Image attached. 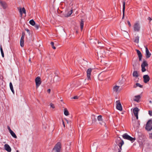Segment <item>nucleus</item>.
Here are the masks:
<instances>
[{
  "mask_svg": "<svg viewBox=\"0 0 152 152\" xmlns=\"http://www.w3.org/2000/svg\"><path fill=\"white\" fill-rule=\"evenodd\" d=\"M50 44L52 46V48L54 49H56V47L54 46V43L53 42H50Z\"/></svg>",
  "mask_w": 152,
  "mask_h": 152,
  "instance_id": "obj_32",
  "label": "nucleus"
},
{
  "mask_svg": "<svg viewBox=\"0 0 152 152\" xmlns=\"http://www.w3.org/2000/svg\"><path fill=\"white\" fill-rule=\"evenodd\" d=\"M0 50H1V53L2 56L3 58H4V52H3V49L2 48V45H0Z\"/></svg>",
  "mask_w": 152,
  "mask_h": 152,
  "instance_id": "obj_28",
  "label": "nucleus"
},
{
  "mask_svg": "<svg viewBox=\"0 0 152 152\" xmlns=\"http://www.w3.org/2000/svg\"><path fill=\"white\" fill-rule=\"evenodd\" d=\"M64 114L66 116H67L69 115V112L66 108L64 109Z\"/></svg>",
  "mask_w": 152,
  "mask_h": 152,
  "instance_id": "obj_27",
  "label": "nucleus"
},
{
  "mask_svg": "<svg viewBox=\"0 0 152 152\" xmlns=\"http://www.w3.org/2000/svg\"><path fill=\"white\" fill-rule=\"evenodd\" d=\"M80 26L81 29V30H82L84 26L83 21L82 20H81V21Z\"/></svg>",
  "mask_w": 152,
  "mask_h": 152,
  "instance_id": "obj_30",
  "label": "nucleus"
},
{
  "mask_svg": "<svg viewBox=\"0 0 152 152\" xmlns=\"http://www.w3.org/2000/svg\"><path fill=\"white\" fill-rule=\"evenodd\" d=\"M148 64L146 61H143L141 65V66L145 67L147 66H148Z\"/></svg>",
  "mask_w": 152,
  "mask_h": 152,
  "instance_id": "obj_21",
  "label": "nucleus"
},
{
  "mask_svg": "<svg viewBox=\"0 0 152 152\" xmlns=\"http://www.w3.org/2000/svg\"><path fill=\"white\" fill-rule=\"evenodd\" d=\"M10 132L12 137L15 138H17V136L15 133L12 131H11V132Z\"/></svg>",
  "mask_w": 152,
  "mask_h": 152,
  "instance_id": "obj_22",
  "label": "nucleus"
},
{
  "mask_svg": "<svg viewBox=\"0 0 152 152\" xmlns=\"http://www.w3.org/2000/svg\"><path fill=\"white\" fill-rule=\"evenodd\" d=\"M142 68V72H144L146 71V69L145 68V67L141 66Z\"/></svg>",
  "mask_w": 152,
  "mask_h": 152,
  "instance_id": "obj_34",
  "label": "nucleus"
},
{
  "mask_svg": "<svg viewBox=\"0 0 152 152\" xmlns=\"http://www.w3.org/2000/svg\"><path fill=\"white\" fill-rule=\"evenodd\" d=\"M0 4L4 9H6L7 7V4L5 2L1 0H0Z\"/></svg>",
  "mask_w": 152,
  "mask_h": 152,
  "instance_id": "obj_10",
  "label": "nucleus"
},
{
  "mask_svg": "<svg viewBox=\"0 0 152 152\" xmlns=\"http://www.w3.org/2000/svg\"><path fill=\"white\" fill-rule=\"evenodd\" d=\"M146 57L147 58H149L151 56V54L150 53L147 47H145Z\"/></svg>",
  "mask_w": 152,
  "mask_h": 152,
  "instance_id": "obj_11",
  "label": "nucleus"
},
{
  "mask_svg": "<svg viewBox=\"0 0 152 152\" xmlns=\"http://www.w3.org/2000/svg\"><path fill=\"white\" fill-rule=\"evenodd\" d=\"M119 86H115L113 88V90L114 92H117L118 91V89L119 88Z\"/></svg>",
  "mask_w": 152,
  "mask_h": 152,
  "instance_id": "obj_15",
  "label": "nucleus"
},
{
  "mask_svg": "<svg viewBox=\"0 0 152 152\" xmlns=\"http://www.w3.org/2000/svg\"><path fill=\"white\" fill-rule=\"evenodd\" d=\"M35 27L37 29H38L39 28V26L38 25L36 24L35 26Z\"/></svg>",
  "mask_w": 152,
  "mask_h": 152,
  "instance_id": "obj_37",
  "label": "nucleus"
},
{
  "mask_svg": "<svg viewBox=\"0 0 152 152\" xmlns=\"http://www.w3.org/2000/svg\"><path fill=\"white\" fill-rule=\"evenodd\" d=\"M19 11L20 14L22 16V12L24 14H26V10L24 7H23L22 8V10H21V8H20L19 10Z\"/></svg>",
  "mask_w": 152,
  "mask_h": 152,
  "instance_id": "obj_17",
  "label": "nucleus"
},
{
  "mask_svg": "<svg viewBox=\"0 0 152 152\" xmlns=\"http://www.w3.org/2000/svg\"><path fill=\"white\" fill-rule=\"evenodd\" d=\"M140 140H141V139L140 138Z\"/></svg>",
  "mask_w": 152,
  "mask_h": 152,
  "instance_id": "obj_53",
  "label": "nucleus"
},
{
  "mask_svg": "<svg viewBox=\"0 0 152 152\" xmlns=\"http://www.w3.org/2000/svg\"><path fill=\"white\" fill-rule=\"evenodd\" d=\"M127 23L129 25V27H131V24L129 22V20H128L127 21Z\"/></svg>",
  "mask_w": 152,
  "mask_h": 152,
  "instance_id": "obj_39",
  "label": "nucleus"
},
{
  "mask_svg": "<svg viewBox=\"0 0 152 152\" xmlns=\"http://www.w3.org/2000/svg\"><path fill=\"white\" fill-rule=\"evenodd\" d=\"M139 37L138 36H137L135 38L134 42L137 43H138L139 42Z\"/></svg>",
  "mask_w": 152,
  "mask_h": 152,
  "instance_id": "obj_24",
  "label": "nucleus"
},
{
  "mask_svg": "<svg viewBox=\"0 0 152 152\" xmlns=\"http://www.w3.org/2000/svg\"><path fill=\"white\" fill-rule=\"evenodd\" d=\"M65 120L67 122V123H68V121L66 119H65Z\"/></svg>",
  "mask_w": 152,
  "mask_h": 152,
  "instance_id": "obj_49",
  "label": "nucleus"
},
{
  "mask_svg": "<svg viewBox=\"0 0 152 152\" xmlns=\"http://www.w3.org/2000/svg\"><path fill=\"white\" fill-rule=\"evenodd\" d=\"M122 136L124 139L129 140L132 142H134L136 140L135 137H132L126 133L124 134Z\"/></svg>",
  "mask_w": 152,
  "mask_h": 152,
  "instance_id": "obj_1",
  "label": "nucleus"
},
{
  "mask_svg": "<svg viewBox=\"0 0 152 152\" xmlns=\"http://www.w3.org/2000/svg\"><path fill=\"white\" fill-rule=\"evenodd\" d=\"M124 141L122 140L121 143L119 144V145H118L119 147V148H118V149L122 150V146L124 144Z\"/></svg>",
  "mask_w": 152,
  "mask_h": 152,
  "instance_id": "obj_23",
  "label": "nucleus"
},
{
  "mask_svg": "<svg viewBox=\"0 0 152 152\" xmlns=\"http://www.w3.org/2000/svg\"><path fill=\"white\" fill-rule=\"evenodd\" d=\"M17 152H19V151H18H18H17Z\"/></svg>",
  "mask_w": 152,
  "mask_h": 152,
  "instance_id": "obj_52",
  "label": "nucleus"
},
{
  "mask_svg": "<svg viewBox=\"0 0 152 152\" xmlns=\"http://www.w3.org/2000/svg\"><path fill=\"white\" fill-rule=\"evenodd\" d=\"M134 115L136 117V119L137 120L138 118V115Z\"/></svg>",
  "mask_w": 152,
  "mask_h": 152,
  "instance_id": "obj_47",
  "label": "nucleus"
},
{
  "mask_svg": "<svg viewBox=\"0 0 152 152\" xmlns=\"http://www.w3.org/2000/svg\"><path fill=\"white\" fill-rule=\"evenodd\" d=\"M115 103L116 104V109L120 111H122V107L120 100L117 101Z\"/></svg>",
  "mask_w": 152,
  "mask_h": 152,
  "instance_id": "obj_5",
  "label": "nucleus"
},
{
  "mask_svg": "<svg viewBox=\"0 0 152 152\" xmlns=\"http://www.w3.org/2000/svg\"><path fill=\"white\" fill-rule=\"evenodd\" d=\"M136 51L138 56L139 60L140 61L141 60L142 58V54L139 50L136 49Z\"/></svg>",
  "mask_w": 152,
  "mask_h": 152,
  "instance_id": "obj_12",
  "label": "nucleus"
},
{
  "mask_svg": "<svg viewBox=\"0 0 152 152\" xmlns=\"http://www.w3.org/2000/svg\"><path fill=\"white\" fill-rule=\"evenodd\" d=\"M25 33L24 32H22V36L21 38H24V37L25 35Z\"/></svg>",
  "mask_w": 152,
  "mask_h": 152,
  "instance_id": "obj_35",
  "label": "nucleus"
},
{
  "mask_svg": "<svg viewBox=\"0 0 152 152\" xmlns=\"http://www.w3.org/2000/svg\"><path fill=\"white\" fill-rule=\"evenodd\" d=\"M140 26L139 21L136 22L134 24V30L135 31L139 32L140 29Z\"/></svg>",
  "mask_w": 152,
  "mask_h": 152,
  "instance_id": "obj_3",
  "label": "nucleus"
},
{
  "mask_svg": "<svg viewBox=\"0 0 152 152\" xmlns=\"http://www.w3.org/2000/svg\"><path fill=\"white\" fill-rule=\"evenodd\" d=\"M137 86L139 87L140 88H142L143 86L142 85H140V83H137L134 86V88H135Z\"/></svg>",
  "mask_w": 152,
  "mask_h": 152,
  "instance_id": "obj_25",
  "label": "nucleus"
},
{
  "mask_svg": "<svg viewBox=\"0 0 152 152\" xmlns=\"http://www.w3.org/2000/svg\"><path fill=\"white\" fill-rule=\"evenodd\" d=\"M143 82L145 83L148 82L150 80L149 76L148 75H145L143 76Z\"/></svg>",
  "mask_w": 152,
  "mask_h": 152,
  "instance_id": "obj_8",
  "label": "nucleus"
},
{
  "mask_svg": "<svg viewBox=\"0 0 152 152\" xmlns=\"http://www.w3.org/2000/svg\"><path fill=\"white\" fill-rule=\"evenodd\" d=\"M62 123H63V126H64V127H65V124H64V121H63V120H62Z\"/></svg>",
  "mask_w": 152,
  "mask_h": 152,
  "instance_id": "obj_43",
  "label": "nucleus"
},
{
  "mask_svg": "<svg viewBox=\"0 0 152 152\" xmlns=\"http://www.w3.org/2000/svg\"><path fill=\"white\" fill-rule=\"evenodd\" d=\"M30 24L31 25L34 26L35 24V23L34 20L33 19L29 21Z\"/></svg>",
  "mask_w": 152,
  "mask_h": 152,
  "instance_id": "obj_29",
  "label": "nucleus"
},
{
  "mask_svg": "<svg viewBox=\"0 0 152 152\" xmlns=\"http://www.w3.org/2000/svg\"><path fill=\"white\" fill-rule=\"evenodd\" d=\"M135 99H134V100L137 102H138L140 99L141 96L140 95H138L135 96Z\"/></svg>",
  "mask_w": 152,
  "mask_h": 152,
  "instance_id": "obj_18",
  "label": "nucleus"
},
{
  "mask_svg": "<svg viewBox=\"0 0 152 152\" xmlns=\"http://www.w3.org/2000/svg\"><path fill=\"white\" fill-rule=\"evenodd\" d=\"M5 150L8 152H10L11 149L10 146L7 144H6L4 145Z\"/></svg>",
  "mask_w": 152,
  "mask_h": 152,
  "instance_id": "obj_13",
  "label": "nucleus"
},
{
  "mask_svg": "<svg viewBox=\"0 0 152 152\" xmlns=\"http://www.w3.org/2000/svg\"><path fill=\"white\" fill-rule=\"evenodd\" d=\"M50 106L51 107H52L53 108H54L55 107L54 104L52 103L50 104Z\"/></svg>",
  "mask_w": 152,
  "mask_h": 152,
  "instance_id": "obj_36",
  "label": "nucleus"
},
{
  "mask_svg": "<svg viewBox=\"0 0 152 152\" xmlns=\"http://www.w3.org/2000/svg\"><path fill=\"white\" fill-rule=\"evenodd\" d=\"M121 138L120 137H118L115 140V142L117 145H119L121 142Z\"/></svg>",
  "mask_w": 152,
  "mask_h": 152,
  "instance_id": "obj_16",
  "label": "nucleus"
},
{
  "mask_svg": "<svg viewBox=\"0 0 152 152\" xmlns=\"http://www.w3.org/2000/svg\"><path fill=\"white\" fill-rule=\"evenodd\" d=\"M29 61H30V62H31V60L30 59H29Z\"/></svg>",
  "mask_w": 152,
  "mask_h": 152,
  "instance_id": "obj_50",
  "label": "nucleus"
},
{
  "mask_svg": "<svg viewBox=\"0 0 152 152\" xmlns=\"http://www.w3.org/2000/svg\"><path fill=\"white\" fill-rule=\"evenodd\" d=\"M148 113L150 116H152V111H149Z\"/></svg>",
  "mask_w": 152,
  "mask_h": 152,
  "instance_id": "obj_38",
  "label": "nucleus"
},
{
  "mask_svg": "<svg viewBox=\"0 0 152 152\" xmlns=\"http://www.w3.org/2000/svg\"><path fill=\"white\" fill-rule=\"evenodd\" d=\"M36 87L38 88L41 83V78L39 77H37L35 79Z\"/></svg>",
  "mask_w": 152,
  "mask_h": 152,
  "instance_id": "obj_6",
  "label": "nucleus"
},
{
  "mask_svg": "<svg viewBox=\"0 0 152 152\" xmlns=\"http://www.w3.org/2000/svg\"><path fill=\"white\" fill-rule=\"evenodd\" d=\"M137 71H134L133 73V76L134 77H137L139 76Z\"/></svg>",
  "mask_w": 152,
  "mask_h": 152,
  "instance_id": "obj_19",
  "label": "nucleus"
},
{
  "mask_svg": "<svg viewBox=\"0 0 152 152\" xmlns=\"http://www.w3.org/2000/svg\"><path fill=\"white\" fill-rule=\"evenodd\" d=\"M24 39L21 38L20 39V46L23 47L24 46Z\"/></svg>",
  "mask_w": 152,
  "mask_h": 152,
  "instance_id": "obj_20",
  "label": "nucleus"
},
{
  "mask_svg": "<svg viewBox=\"0 0 152 152\" xmlns=\"http://www.w3.org/2000/svg\"><path fill=\"white\" fill-rule=\"evenodd\" d=\"M73 98L74 99H78V97L77 96H74Z\"/></svg>",
  "mask_w": 152,
  "mask_h": 152,
  "instance_id": "obj_41",
  "label": "nucleus"
},
{
  "mask_svg": "<svg viewBox=\"0 0 152 152\" xmlns=\"http://www.w3.org/2000/svg\"><path fill=\"white\" fill-rule=\"evenodd\" d=\"M72 10H71L67 14V17H68L69 16H70L71 15V14L72 13Z\"/></svg>",
  "mask_w": 152,
  "mask_h": 152,
  "instance_id": "obj_33",
  "label": "nucleus"
},
{
  "mask_svg": "<svg viewBox=\"0 0 152 152\" xmlns=\"http://www.w3.org/2000/svg\"><path fill=\"white\" fill-rule=\"evenodd\" d=\"M126 0H123V17L122 18V19H124L125 15V5L126 4Z\"/></svg>",
  "mask_w": 152,
  "mask_h": 152,
  "instance_id": "obj_9",
  "label": "nucleus"
},
{
  "mask_svg": "<svg viewBox=\"0 0 152 152\" xmlns=\"http://www.w3.org/2000/svg\"><path fill=\"white\" fill-rule=\"evenodd\" d=\"M149 102H150V103H151V101H149Z\"/></svg>",
  "mask_w": 152,
  "mask_h": 152,
  "instance_id": "obj_51",
  "label": "nucleus"
},
{
  "mask_svg": "<svg viewBox=\"0 0 152 152\" xmlns=\"http://www.w3.org/2000/svg\"><path fill=\"white\" fill-rule=\"evenodd\" d=\"M118 152H121V150L118 149Z\"/></svg>",
  "mask_w": 152,
  "mask_h": 152,
  "instance_id": "obj_48",
  "label": "nucleus"
},
{
  "mask_svg": "<svg viewBox=\"0 0 152 152\" xmlns=\"http://www.w3.org/2000/svg\"><path fill=\"white\" fill-rule=\"evenodd\" d=\"M97 119L99 121H101L102 120V116L101 115H99L97 117Z\"/></svg>",
  "mask_w": 152,
  "mask_h": 152,
  "instance_id": "obj_31",
  "label": "nucleus"
},
{
  "mask_svg": "<svg viewBox=\"0 0 152 152\" xmlns=\"http://www.w3.org/2000/svg\"><path fill=\"white\" fill-rule=\"evenodd\" d=\"M47 92L48 93H50V89H48V90H47Z\"/></svg>",
  "mask_w": 152,
  "mask_h": 152,
  "instance_id": "obj_46",
  "label": "nucleus"
},
{
  "mask_svg": "<svg viewBox=\"0 0 152 152\" xmlns=\"http://www.w3.org/2000/svg\"><path fill=\"white\" fill-rule=\"evenodd\" d=\"M148 20L149 21V22H150L152 20V19L151 18L149 17L148 18Z\"/></svg>",
  "mask_w": 152,
  "mask_h": 152,
  "instance_id": "obj_42",
  "label": "nucleus"
},
{
  "mask_svg": "<svg viewBox=\"0 0 152 152\" xmlns=\"http://www.w3.org/2000/svg\"><path fill=\"white\" fill-rule=\"evenodd\" d=\"M10 89L11 91H12L13 92V93H14V90L13 89L12 84L11 82H10Z\"/></svg>",
  "mask_w": 152,
  "mask_h": 152,
  "instance_id": "obj_26",
  "label": "nucleus"
},
{
  "mask_svg": "<svg viewBox=\"0 0 152 152\" xmlns=\"http://www.w3.org/2000/svg\"><path fill=\"white\" fill-rule=\"evenodd\" d=\"M61 144L60 142H58L54 146L53 149V151L55 152H60L61 148Z\"/></svg>",
  "mask_w": 152,
  "mask_h": 152,
  "instance_id": "obj_2",
  "label": "nucleus"
},
{
  "mask_svg": "<svg viewBox=\"0 0 152 152\" xmlns=\"http://www.w3.org/2000/svg\"><path fill=\"white\" fill-rule=\"evenodd\" d=\"M7 127L10 132L11 131H12V130H11L9 126H7Z\"/></svg>",
  "mask_w": 152,
  "mask_h": 152,
  "instance_id": "obj_40",
  "label": "nucleus"
},
{
  "mask_svg": "<svg viewBox=\"0 0 152 152\" xmlns=\"http://www.w3.org/2000/svg\"><path fill=\"white\" fill-rule=\"evenodd\" d=\"M25 30L27 31V32L30 34V31H29V30H28V29H26Z\"/></svg>",
  "mask_w": 152,
  "mask_h": 152,
  "instance_id": "obj_44",
  "label": "nucleus"
},
{
  "mask_svg": "<svg viewBox=\"0 0 152 152\" xmlns=\"http://www.w3.org/2000/svg\"><path fill=\"white\" fill-rule=\"evenodd\" d=\"M149 137L152 138V133L149 134Z\"/></svg>",
  "mask_w": 152,
  "mask_h": 152,
  "instance_id": "obj_45",
  "label": "nucleus"
},
{
  "mask_svg": "<svg viewBox=\"0 0 152 152\" xmlns=\"http://www.w3.org/2000/svg\"><path fill=\"white\" fill-rule=\"evenodd\" d=\"M92 69L91 68H89L87 71V76L88 80H91V75Z\"/></svg>",
  "mask_w": 152,
  "mask_h": 152,
  "instance_id": "obj_7",
  "label": "nucleus"
},
{
  "mask_svg": "<svg viewBox=\"0 0 152 152\" xmlns=\"http://www.w3.org/2000/svg\"><path fill=\"white\" fill-rule=\"evenodd\" d=\"M139 111V109L137 107L134 108L133 110V112L134 115H138V112Z\"/></svg>",
  "mask_w": 152,
  "mask_h": 152,
  "instance_id": "obj_14",
  "label": "nucleus"
},
{
  "mask_svg": "<svg viewBox=\"0 0 152 152\" xmlns=\"http://www.w3.org/2000/svg\"><path fill=\"white\" fill-rule=\"evenodd\" d=\"M146 130L151 131L152 129V120H150L147 122L145 128Z\"/></svg>",
  "mask_w": 152,
  "mask_h": 152,
  "instance_id": "obj_4",
  "label": "nucleus"
}]
</instances>
